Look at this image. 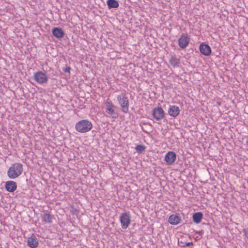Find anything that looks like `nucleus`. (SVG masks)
<instances>
[{"instance_id": "5701e85b", "label": "nucleus", "mask_w": 248, "mask_h": 248, "mask_svg": "<svg viewBox=\"0 0 248 248\" xmlns=\"http://www.w3.org/2000/svg\"><path fill=\"white\" fill-rule=\"evenodd\" d=\"M192 245H193L192 242H188V243H186V246H189Z\"/></svg>"}, {"instance_id": "aec40b11", "label": "nucleus", "mask_w": 248, "mask_h": 248, "mask_svg": "<svg viewBox=\"0 0 248 248\" xmlns=\"http://www.w3.org/2000/svg\"><path fill=\"white\" fill-rule=\"evenodd\" d=\"M135 149L137 152L141 153L145 151V147L143 145H138L136 147Z\"/></svg>"}, {"instance_id": "f3484780", "label": "nucleus", "mask_w": 248, "mask_h": 248, "mask_svg": "<svg viewBox=\"0 0 248 248\" xmlns=\"http://www.w3.org/2000/svg\"><path fill=\"white\" fill-rule=\"evenodd\" d=\"M107 3L109 9L117 8L119 5L118 2L116 0H108Z\"/></svg>"}, {"instance_id": "a211bd4d", "label": "nucleus", "mask_w": 248, "mask_h": 248, "mask_svg": "<svg viewBox=\"0 0 248 248\" xmlns=\"http://www.w3.org/2000/svg\"><path fill=\"white\" fill-rule=\"evenodd\" d=\"M169 62L174 67L178 66L180 64V60L176 58L172 57L169 60Z\"/></svg>"}, {"instance_id": "412c9836", "label": "nucleus", "mask_w": 248, "mask_h": 248, "mask_svg": "<svg viewBox=\"0 0 248 248\" xmlns=\"http://www.w3.org/2000/svg\"><path fill=\"white\" fill-rule=\"evenodd\" d=\"M243 232L245 236L248 239V227L243 229Z\"/></svg>"}, {"instance_id": "423d86ee", "label": "nucleus", "mask_w": 248, "mask_h": 248, "mask_svg": "<svg viewBox=\"0 0 248 248\" xmlns=\"http://www.w3.org/2000/svg\"><path fill=\"white\" fill-rule=\"evenodd\" d=\"M153 115L155 120H160L164 117L165 112L161 107L155 108L153 110Z\"/></svg>"}, {"instance_id": "f257e3e1", "label": "nucleus", "mask_w": 248, "mask_h": 248, "mask_svg": "<svg viewBox=\"0 0 248 248\" xmlns=\"http://www.w3.org/2000/svg\"><path fill=\"white\" fill-rule=\"evenodd\" d=\"M23 170V165L21 163H13L10 166L7 170V176L10 179H16L22 174Z\"/></svg>"}, {"instance_id": "f8f14e48", "label": "nucleus", "mask_w": 248, "mask_h": 248, "mask_svg": "<svg viewBox=\"0 0 248 248\" xmlns=\"http://www.w3.org/2000/svg\"><path fill=\"white\" fill-rule=\"evenodd\" d=\"M27 244L31 248H36L39 244L38 239L34 235L31 236L28 238Z\"/></svg>"}, {"instance_id": "4be33fe9", "label": "nucleus", "mask_w": 248, "mask_h": 248, "mask_svg": "<svg viewBox=\"0 0 248 248\" xmlns=\"http://www.w3.org/2000/svg\"><path fill=\"white\" fill-rule=\"evenodd\" d=\"M63 70L65 73H70L71 70V68L70 67H67L63 69Z\"/></svg>"}, {"instance_id": "0eeeda50", "label": "nucleus", "mask_w": 248, "mask_h": 248, "mask_svg": "<svg viewBox=\"0 0 248 248\" xmlns=\"http://www.w3.org/2000/svg\"><path fill=\"white\" fill-rule=\"evenodd\" d=\"M176 159V154L172 151L168 152L165 155L164 160L168 165L172 164Z\"/></svg>"}, {"instance_id": "2eb2a0df", "label": "nucleus", "mask_w": 248, "mask_h": 248, "mask_svg": "<svg viewBox=\"0 0 248 248\" xmlns=\"http://www.w3.org/2000/svg\"><path fill=\"white\" fill-rule=\"evenodd\" d=\"M106 111L110 115L114 113V106L113 105L111 101L109 99H107L106 102Z\"/></svg>"}, {"instance_id": "1a4fd4ad", "label": "nucleus", "mask_w": 248, "mask_h": 248, "mask_svg": "<svg viewBox=\"0 0 248 248\" xmlns=\"http://www.w3.org/2000/svg\"><path fill=\"white\" fill-rule=\"evenodd\" d=\"M189 38L186 35H182L178 40L179 46L181 48H185L189 44Z\"/></svg>"}, {"instance_id": "7ed1b4c3", "label": "nucleus", "mask_w": 248, "mask_h": 248, "mask_svg": "<svg viewBox=\"0 0 248 248\" xmlns=\"http://www.w3.org/2000/svg\"><path fill=\"white\" fill-rule=\"evenodd\" d=\"M117 100L120 105L122 111L124 113H127L129 110V100L125 93L118 95Z\"/></svg>"}, {"instance_id": "6e6552de", "label": "nucleus", "mask_w": 248, "mask_h": 248, "mask_svg": "<svg viewBox=\"0 0 248 248\" xmlns=\"http://www.w3.org/2000/svg\"><path fill=\"white\" fill-rule=\"evenodd\" d=\"M199 49L202 55L206 56H209L212 52L210 46L204 43H202L200 44Z\"/></svg>"}, {"instance_id": "6ab92c4d", "label": "nucleus", "mask_w": 248, "mask_h": 248, "mask_svg": "<svg viewBox=\"0 0 248 248\" xmlns=\"http://www.w3.org/2000/svg\"><path fill=\"white\" fill-rule=\"evenodd\" d=\"M43 221L46 223H51L52 222V217L48 213H45L42 216Z\"/></svg>"}, {"instance_id": "9b49d317", "label": "nucleus", "mask_w": 248, "mask_h": 248, "mask_svg": "<svg viewBox=\"0 0 248 248\" xmlns=\"http://www.w3.org/2000/svg\"><path fill=\"white\" fill-rule=\"evenodd\" d=\"M180 112L179 108L175 105L170 106L168 109V114L173 117H177L179 114Z\"/></svg>"}, {"instance_id": "f03ea898", "label": "nucleus", "mask_w": 248, "mask_h": 248, "mask_svg": "<svg viewBox=\"0 0 248 248\" xmlns=\"http://www.w3.org/2000/svg\"><path fill=\"white\" fill-rule=\"evenodd\" d=\"M93 128L91 122L87 120H82L77 122L75 125L76 130L80 133H86Z\"/></svg>"}, {"instance_id": "4468645a", "label": "nucleus", "mask_w": 248, "mask_h": 248, "mask_svg": "<svg viewBox=\"0 0 248 248\" xmlns=\"http://www.w3.org/2000/svg\"><path fill=\"white\" fill-rule=\"evenodd\" d=\"M180 220L181 217L176 214L171 215L169 218V222L172 225H177L179 224Z\"/></svg>"}, {"instance_id": "dca6fc26", "label": "nucleus", "mask_w": 248, "mask_h": 248, "mask_svg": "<svg viewBox=\"0 0 248 248\" xmlns=\"http://www.w3.org/2000/svg\"><path fill=\"white\" fill-rule=\"evenodd\" d=\"M203 218V214L202 212L194 213L192 216L193 221L196 223H200Z\"/></svg>"}, {"instance_id": "9d476101", "label": "nucleus", "mask_w": 248, "mask_h": 248, "mask_svg": "<svg viewBox=\"0 0 248 248\" xmlns=\"http://www.w3.org/2000/svg\"><path fill=\"white\" fill-rule=\"evenodd\" d=\"M5 188L8 192H13L17 188L16 183L13 181H8L5 182Z\"/></svg>"}, {"instance_id": "20e7f679", "label": "nucleus", "mask_w": 248, "mask_h": 248, "mask_svg": "<svg viewBox=\"0 0 248 248\" xmlns=\"http://www.w3.org/2000/svg\"><path fill=\"white\" fill-rule=\"evenodd\" d=\"M120 221L122 228L123 229H127L131 223L130 213H123L120 217Z\"/></svg>"}, {"instance_id": "ddd939ff", "label": "nucleus", "mask_w": 248, "mask_h": 248, "mask_svg": "<svg viewBox=\"0 0 248 248\" xmlns=\"http://www.w3.org/2000/svg\"><path fill=\"white\" fill-rule=\"evenodd\" d=\"M53 35L58 39H61L63 37L64 32L63 30L60 28H54L52 30Z\"/></svg>"}, {"instance_id": "39448f33", "label": "nucleus", "mask_w": 248, "mask_h": 248, "mask_svg": "<svg viewBox=\"0 0 248 248\" xmlns=\"http://www.w3.org/2000/svg\"><path fill=\"white\" fill-rule=\"evenodd\" d=\"M35 80L39 84L46 83L48 77L46 74L41 71L35 73L34 75Z\"/></svg>"}]
</instances>
